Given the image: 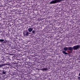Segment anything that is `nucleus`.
<instances>
[{
  "instance_id": "nucleus-4",
  "label": "nucleus",
  "mask_w": 80,
  "mask_h": 80,
  "mask_svg": "<svg viewBox=\"0 0 80 80\" xmlns=\"http://www.w3.org/2000/svg\"><path fill=\"white\" fill-rule=\"evenodd\" d=\"M28 30L29 32H31L33 31V28H28Z\"/></svg>"
},
{
  "instance_id": "nucleus-2",
  "label": "nucleus",
  "mask_w": 80,
  "mask_h": 80,
  "mask_svg": "<svg viewBox=\"0 0 80 80\" xmlns=\"http://www.w3.org/2000/svg\"><path fill=\"white\" fill-rule=\"evenodd\" d=\"M61 0H52L50 2V4H54L57 3H59L61 2Z\"/></svg>"
},
{
  "instance_id": "nucleus-6",
  "label": "nucleus",
  "mask_w": 80,
  "mask_h": 80,
  "mask_svg": "<svg viewBox=\"0 0 80 80\" xmlns=\"http://www.w3.org/2000/svg\"><path fill=\"white\" fill-rule=\"evenodd\" d=\"M47 70V68H42V69L41 70H42V71H45Z\"/></svg>"
},
{
  "instance_id": "nucleus-3",
  "label": "nucleus",
  "mask_w": 80,
  "mask_h": 80,
  "mask_svg": "<svg viewBox=\"0 0 80 80\" xmlns=\"http://www.w3.org/2000/svg\"><path fill=\"white\" fill-rule=\"evenodd\" d=\"M30 32H28V31H26L23 33L24 35L25 36H28L29 34H31Z\"/></svg>"
},
{
  "instance_id": "nucleus-10",
  "label": "nucleus",
  "mask_w": 80,
  "mask_h": 80,
  "mask_svg": "<svg viewBox=\"0 0 80 80\" xmlns=\"http://www.w3.org/2000/svg\"><path fill=\"white\" fill-rule=\"evenodd\" d=\"M3 41H4V40L3 39H0V42H3Z\"/></svg>"
},
{
  "instance_id": "nucleus-11",
  "label": "nucleus",
  "mask_w": 80,
  "mask_h": 80,
  "mask_svg": "<svg viewBox=\"0 0 80 80\" xmlns=\"http://www.w3.org/2000/svg\"><path fill=\"white\" fill-rule=\"evenodd\" d=\"M78 80H80V77H78Z\"/></svg>"
},
{
  "instance_id": "nucleus-13",
  "label": "nucleus",
  "mask_w": 80,
  "mask_h": 80,
  "mask_svg": "<svg viewBox=\"0 0 80 80\" xmlns=\"http://www.w3.org/2000/svg\"><path fill=\"white\" fill-rule=\"evenodd\" d=\"M1 0H0V1Z\"/></svg>"
},
{
  "instance_id": "nucleus-5",
  "label": "nucleus",
  "mask_w": 80,
  "mask_h": 80,
  "mask_svg": "<svg viewBox=\"0 0 80 80\" xmlns=\"http://www.w3.org/2000/svg\"><path fill=\"white\" fill-rule=\"evenodd\" d=\"M62 53H64V54H65L66 55H68V53L65 52V51H62Z\"/></svg>"
},
{
  "instance_id": "nucleus-1",
  "label": "nucleus",
  "mask_w": 80,
  "mask_h": 80,
  "mask_svg": "<svg viewBox=\"0 0 80 80\" xmlns=\"http://www.w3.org/2000/svg\"><path fill=\"white\" fill-rule=\"evenodd\" d=\"M64 50H65L66 52L67 51V50H69L71 52H72V51H73V48L72 47H65L63 48Z\"/></svg>"
},
{
  "instance_id": "nucleus-7",
  "label": "nucleus",
  "mask_w": 80,
  "mask_h": 80,
  "mask_svg": "<svg viewBox=\"0 0 80 80\" xmlns=\"http://www.w3.org/2000/svg\"><path fill=\"white\" fill-rule=\"evenodd\" d=\"M5 65L4 64H2L0 65V67H3V66H5Z\"/></svg>"
},
{
  "instance_id": "nucleus-9",
  "label": "nucleus",
  "mask_w": 80,
  "mask_h": 80,
  "mask_svg": "<svg viewBox=\"0 0 80 80\" xmlns=\"http://www.w3.org/2000/svg\"><path fill=\"white\" fill-rule=\"evenodd\" d=\"M36 32V31L35 30H33L32 31V33H35Z\"/></svg>"
},
{
  "instance_id": "nucleus-8",
  "label": "nucleus",
  "mask_w": 80,
  "mask_h": 80,
  "mask_svg": "<svg viewBox=\"0 0 80 80\" xmlns=\"http://www.w3.org/2000/svg\"><path fill=\"white\" fill-rule=\"evenodd\" d=\"M6 72L5 71H3L2 72V73L3 74H5L6 73Z\"/></svg>"
},
{
  "instance_id": "nucleus-12",
  "label": "nucleus",
  "mask_w": 80,
  "mask_h": 80,
  "mask_svg": "<svg viewBox=\"0 0 80 80\" xmlns=\"http://www.w3.org/2000/svg\"><path fill=\"white\" fill-rule=\"evenodd\" d=\"M79 75L80 76V73H79Z\"/></svg>"
}]
</instances>
